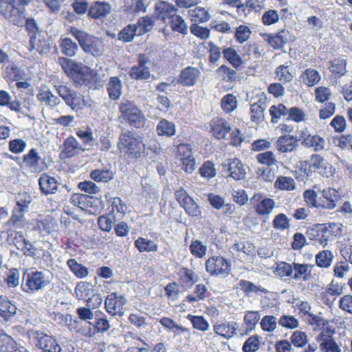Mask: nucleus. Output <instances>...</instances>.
Wrapping results in <instances>:
<instances>
[{"instance_id":"1","label":"nucleus","mask_w":352,"mask_h":352,"mask_svg":"<svg viewBox=\"0 0 352 352\" xmlns=\"http://www.w3.org/2000/svg\"><path fill=\"white\" fill-rule=\"evenodd\" d=\"M69 32L78 41L85 52L89 53L94 56H100L102 54L104 45L101 39L74 26L69 28Z\"/></svg>"},{"instance_id":"2","label":"nucleus","mask_w":352,"mask_h":352,"mask_svg":"<svg viewBox=\"0 0 352 352\" xmlns=\"http://www.w3.org/2000/svg\"><path fill=\"white\" fill-rule=\"evenodd\" d=\"M119 109L124 120L130 126L140 129L145 125L146 119L142 111L134 102L123 100L120 104Z\"/></svg>"},{"instance_id":"3","label":"nucleus","mask_w":352,"mask_h":352,"mask_svg":"<svg viewBox=\"0 0 352 352\" xmlns=\"http://www.w3.org/2000/svg\"><path fill=\"white\" fill-rule=\"evenodd\" d=\"M309 231L316 232V240L325 248L329 241H333L342 232V225L340 223H329L316 225Z\"/></svg>"},{"instance_id":"4","label":"nucleus","mask_w":352,"mask_h":352,"mask_svg":"<svg viewBox=\"0 0 352 352\" xmlns=\"http://www.w3.org/2000/svg\"><path fill=\"white\" fill-rule=\"evenodd\" d=\"M118 147L121 152L129 155L138 156L144 149V144L140 138L129 131H126L120 134Z\"/></svg>"},{"instance_id":"5","label":"nucleus","mask_w":352,"mask_h":352,"mask_svg":"<svg viewBox=\"0 0 352 352\" xmlns=\"http://www.w3.org/2000/svg\"><path fill=\"white\" fill-rule=\"evenodd\" d=\"M0 14L14 25H20L22 19V0H0Z\"/></svg>"},{"instance_id":"6","label":"nucleus","mask_w":352,"mask_h":352,"mask_svg":"<svg viewBox=\"0 0 352 352\" xmlns=\"http://www.w3.org/2000/svg\"><path fill=\"white\" fill-rule=\"evenodd\" d=\"M55 88L60 97L72 110L77 112L82 109L85 100L82 94L64 85H56Z\"/></svg>"},{"instance_id":"7","label":"nucleus","mask_w":352,"mask_h":352,"mask_svg":"<svg viewBox=\"0 0 352 352\" xmlns=\"http://www.w3.org/2000/svg\"><path fill=\"white\" fill-rule=\"evenodd\" d=\"M206 270L212 276L223 278L230 274L231 264L222 256H212L206 262Z\"/></svg>"},{"instance_id":"8","label":"nucleus","mask_w":352,"mask_h":352,"mask_svg":"<svg viewBox=\"0 0 352 352\" xmlns=\"http://www.w3.org/2000/svg\"><path fill=\"white\" fill-rule=\"evenodd\" d=\"M25 28L30 36L29 50H36L39 54H44L48 51V45L45 41H37L36 35L38 33L39 29L36 21L33 19L26 20Z\"/></svg>"},{"instance_id":"9","label":"nucleus","mask_w":352,"mask_h":352,"mask_svg":"<svg viewBox=\"0 0 352 352\" xmlns=\"http://www.w3.org/2000/svg\"><path fill=\"white\" fill-rule=\"evenodd\" d=\"M151 60L145 54H139L138 64L133 66L129 75L133 80H148L151 76V71L148 65Z\"/></svg>"},{"instance_id":"10","label":"nucleus","mask_w":352,"mask_h":352,"mask_svg":"<svg viewBox=\"0 0 352 352\" xmlns=\"http://www.w3.org/2000/svg\"><path fill=\"white\" fill-rule=\"evenodd\" d=\"M126 299L124 295L113 292L107 296L104 301L107 311L112 316H122Z\"/></svg>"},{"instance_id":"11","label":"nucleus","mask_w":352,"mask_h":352,"mask_svg":"<svg viewBox=\"0 0 352 352\" xmlns=\"http://www.w3.org/2000/svg\"><path fill=\"white\" fill-rule=\"evenodd\" d=\"M239 327V324L235 321L220 320L213 324L214 333L226 340L234 337Z\"/></svg>"},{"instance_id":"12","label":"nucleus","mask_w":352,"mask_h":352,"mask_svg":"<svg viewBox=\"0 0 352 352\" xmlns=\"http://www.w3.org/2000/svg\"><path fill=\"white\" fill-rule=\"evenodd\" d=\"M32 336L37 340L36 345L43 352H61L60 346L51 336L39 331L32 332Z\"/></svg>"},{"instance_id":"13","label":"nucleus","mask_w":352,"mask_h":352,"mask_svg":"<svg viewBox=\"0 0 352 352\" xmlns=\"http://www.w3.org/2000/svg\"><path fill=\"white\" fill-rule=\"evenodd\" d=\"M252 200H256L254 206L257 214L263 217H268L275 208V201L269 197H265L262 194H255Z\"/></svg>"},{"instance_id":"14","label":"nucleus","mask_w":352,"mask_h":352,"mask_svg":"<svg viewBox=\"0 0 352 352\" xmlns=\"http://www.w3.org/2000/svg\"><path fill=\"white\" fill-rule=\"evenodd\" d=\"M50 284V280L42 272H33L28 274L26 285L31 292L43 289Z\"/></svg>"},{"instance_id":"15","label":"nucleus","mask_w":352,"mask_h":352,"mask_svg":"<svg viewBox=\"0 0 352 352\" xmlns=\"http://www.w3.org/2000/svg\"><path fill=\"white\" fill-rule=\"evenodd\" d=\"M295 307L298 309L302 317L307 320L311 324H316L318 326H323L326 321L319 315L311 313V306L307 301H300L296 303Z\"/></svg>"},{"instance_id":"16","label":"nucleus","mask_w":352,"mask_h":352,"mask_svg":"<svg viewBox=\"0 0 352 352\" xmlns=\"http://www.w3.org/2000/svg\"><path fill=\"white\" fill-rule=\"evenodd\" d=\"M200 75L201 72L199 69L189 66L182 70L177 82L185 87L194 86Z\"/></svg>"},{"instance_id":"17","label":"nucleus","mask_w":352,"mask_h":352,"mask_svg":"<svg viewBox=\"0 0 352 352\" xmlns=\"http://www.w3.org/2000/svg\"><path fill=\"white\" fill-rule=\"evenodd\" d=\"M25 166L32 173H41L44 170V163L34 148L23 156Z\"/></svg>"},{"instance_id":"18","label":"nucleus","mask_w":352,"mask_h":352,"mask_svg":"<svg viewBox=\"0 0 352 352\" xmlns=\"http://www.w3.org/2000/svg\"><path fill=\"white\" fill-rule=\"evenodd\" d=\"M223 165L224 166H228L229 177H232L234 180L239 181L245 177V170L243 164L239 159H229L227 162L224 163Z\"/></svg>"},{"instance_id":"19","label":"nucleus","mask_w":352,"mask_h":352,"mask_svg":"<svg viewBox=\"0 0 352 352\" xmlns=\"http://www.w3.org/2000/svg\"><path fill=\"white\" fill-rule=\"evenodd\" d=\"M300 140H302V144L306 147L314 148L316 151H322L324 148V139L317 135H311L307 131L301 133Z\"/></svg>"},{"instance_id":"20","label":"nucleus","mask_w":352,"mask_h":352,"mask_svg":"<svg viewBox=\"0 0 352 352\" xmlns=\"http://www.w3.org/2000/svg\"><path fill=\"white\" fill-rule=\"evenodd\" d=\"M211 132L217 139H223L230 131V124L223 118H214L210 122Z\"/></svg>"},{"instance_id":"21","label":"nucleus","mask_w":352,"mask_h":352,"mask_svg":"<svg viewBox=\"0 0 352 352\" xmlns=\"http://www.w3.org/2000/svg\"><path fill=\"white\" fill-rule=\"evenodd\" d=\"M94 76V71L89 67L79 63L71 76V78L79 85L89 82Z\"/></svg>"},{"instance_id":"22","label":"nucleus","mask_w":352,"mask_h":352,"mask_svg":"<svg viewBox=\"0 0 352 352\" xmlns=\"http://www.w3.org/2000/svg\"><path fill=\"white\" fill-rule=\"evenodd\" d=\"M111 11V5L105 1H96L88 10V16L94 19L106 16Z\"/></svg>"},{"instance_id":"23","label":"nucleus","mask_w":352,"mask_h":352,"mask_svg":"<svg viewBox=\"0 0 352 352\" xmlns=\"http://www.w3.org/2000/svg\"><path fill=\"white\" fill-rule=\"evenodd\" d=\"M155 8L159 17L166 23H168L177 15V8L173 4L160 2L156 4Z\"/></svg>"},{"instance_id":"24","label":"nucleus","mask_w":352,"mask_h":352,"mask_svg":"<svg viewBox=\"0 0 352 352\" xmlns=\"http://www.w3.org/2000/svg\"><path fill=\"white\" fill-rule=\"evenodd\" d=\"M84 151L85 149L82 148V146L74 136L71 135L64 141L62 153L67 157H74Z\"/></svg>"},{"instance_id":"25","label":"nucleus","mask_w":352,"mask_h":352,"mask_svg":"<svg viewBox=\"0 0 352 352\" xmlns=\"http://www.w3.org/2000/svg\"><path fill=\"white\" fill-rule=\"evenodd\" d=\"M264 1V0H248L245 3L236 6L237 12L239 15L246 17L252 12H259L265 6Z\"/></svg>"},{"instance_id":"26","label":"nucleus","mask_w":352,"mask_h":352,"mask_svg":"<svg viewBox=\"0 0 352 352\" xmlns=\"http://www.w3.org/2000/svg\"><path fill=\"white\" fill-rule=\"evenodd\" d=\"M317 340L320 342L322 352H342L340 346L332 336L325 334L323 331L317 337Z\"/></svg>"},{"instance_id":"27","label":"nucleus","mask_w":352,"mask_h":352,"mask_svg":"<svg viewBox=\"0 0 352 352\" xmlns=\"http://www.w3.org/2000/svg\"><path fill=\"white\" fill-rule=\"evenodd\" d=\"M314 265L305 263H293L292 278L296 280H308L311 276V270Z\"/></svg>"},{"instance_id":"28","label":"nucleus","mask_w":352,"mask_h":352,"mask_svg":"<svg viewBox=\"0 0 352 352\" xmlns=\"http://www.w3.org/2000/svg\"><path fill=\"white\" fill-rule=\"evenodd\" d=\"M39 186L43 193L54 194L55 193L59 185L58 181L46 173H43L39 178Z\"/></svg>"},{"instance_id":"29","label":"nucleus","mask_w":352,"mask_h":352,"mask_svg":"<svg viewBox=\"0 0 352 352\" xmlns=\"http://www.w3.org/2000/svg\"><path fill=\"white\" fill-rule=\"evenodd\" d=\"M322 195L324 198L322 207L329 210L334 209L336 207L337 202L340 199L338 191L332 188L324 189L322 191Z\"/></svg>"},{"instance_id":"30","label":"nucleus","mask_w":352,"mask_h":352,"mask_svg":"<svg viewBox=\"0 0 352 352\" xmlns=\"http://www.w3.org/2000/svg\"><path fill=\"white\" fill-rule=\"evenodd\" d=\"M298 146V140L292 135H284L278 138L276 147L280 153L292 152Z\"/></svg>"},{"instance_id":"31","label":"nucleus","mask_w":352,"mask_h":352,"mask_svg":"<svg viewBox=\"0 0 352 352\" xmlns=\"http://www.w3.org/2000/svg\"><path fill=\"white\" fill-rule=\"evenodd\" d=\"M93 327L90 326L87 328L81 329L80 332L82 335L87 337H93L97 332H104L109 329L110 324L108 320L104 318H100L97 320L95 324H91Z\"/></svg>"},{"instance_id":"32","label":"nucleus","mask_w":352,"mask_h":352,"mask_svg":"<svg viewBox=\"0 0 352 352\" xmlns=\"http://www.w3.org/2000/svg\"><path fill=\"white\" fill-rule=\"evenodd\" d=\"M261 318L258 311H248L245 312L243 322L245 324V330H242L240 332L241 336H246L254 330L255 327Z\"/></svg>"},{"instance_id":"33","label":"nucleus","mask_w":352,"mask_h":352,"mask_svg":"<svg viewBox=\"0 0 352 352\" xmlns=\"http://www.w3.org/2000/svg\"><path fill=\"white\" fill-rule=\"evenodd\" d=\"M3 78L9 83L16 82V87L19 89L22 88L21 69L14 64L6 66L3 72Z\"/></svg>"},{"instance_id":"34","label":"nucleus","mask_w":352,"mask_h":352,"mask_svg":"<svg viewBox=\"0 0 352 352\" xmlns=\"http://www.w3.org/2000/svg\"><path fill=\"white\" fill-rule=\"evenodd\" d=\"M16 307L6 297L0 296V316L8 321L13 317L16 312Z\"/></svg>"},{"instance_id":"35","label":"nucleus","mask_w":352,"mask_h":352,"mask_svg":"<svg viewBox=\"0 0 352 352\" xmlns=\"http://www.w3.org/2000/svg\"><path fill=\"white\" fill-rule=\"evenodd\" d=\"M37 98L41 102L52 109L56 107L61 102L60 100L54 96L49 89H41L37 95Z\"/></svg>"},{"instance_id":"36","label":"nucleus","mask_w":352,"mask_h":352,"mask_svg":"<svg viewBox=\"0 0 352 352\" xmlns=\"http://www.w3.org/2000/svg\"><path fill=\"white\" fill-rule=\"evenodd\" d=\"M321 80L320 73L312 68L305 69L300 76V81L308 87L317 85Z\"/></svg>"},{"instance_id":"37","label":"nucleus","mask_w":352,"mask_h":352,"mask_svg":"<svg viewBox=\"0 0 352 352\" xmlns=\"http://www.w3.org/2000/svg\"><path fill=\"white\" fill-rule=\"evenodd\" d=\"M159 322L167 331L173 332L175 336L189 332L188 329L177 324L173 319L168 317H162L160 319Z\"/></svg>"},{"instance_id":"38","label":"nucleus","mask_w":352,"mask_h":352,"mask_svg":"<svg viewBox=\"0 0 352 352\" xmlns=\"http://www.w3.org/2000/svg\"><path fill=\"white\" fill-rule=\"evenodd\" d=\"M59 46L62 53L69 57L74 56L78 50V45L67 37L60 39Z\"/></svg>"},{"instance_id":"39","label":"nucleus","mask_w":352,"mask_h":352,"mask_svg":"<svg viewBox=\"0 0 352 352\" xmlns=\"http://www.w3.org/2000/svg\"><path fill=\"white\" fill-rule=\"evenodd\" d=\"M156 131L160 136L171 137L175 134V124L166 119H162L157 125Z\"/></svg>"},{"instance_id":"40","label":"nucleus","mask_w":352,"mask_h":352,"mask_svg":"<svg viewBox=\"0 0 352 352\" xmlns=\"http://www.w3.org/2000/svg\"><path fill=\"white\" fill-rule=\"evenodd\" d=\"M22 221V203L20 201L16 202V206L12 210L10 219L6 222L10 230H13L20 226Z\"/></svg>"},{"instance_id":"41","label":"nucleus","mask_w":352,"mask_h":352,"mask_svg":"<svg viewBox=\"0 0 352 352\" xmlns=\"http://www.w3.org/2000/svg\"><path fill=\"white\" fill-rule=\"evenodd\" d=\"M188 16L192 22L204 23L208 21L210 15L209 12L202 7H195V8H190L188 10Z\"/></svg>"},{"instance_id":"42","label":"nucleus","mask_w":352,"mask_h":352,"mask_svg":"<svg viewBox=\"0 0 352 352\" xmlns=\"http://www.w3.org/2000/svg\"><path fill=\"white\" fill-rule=\"evenodd\" d=\"M17 349L16 342L10 336L0 333V352H15Z\"/></svg>"},{"instance_id":"43","label":"nucleus","mask_w":352,"mask_h":352,"mask_svg":"<svg viewBox=\"0 0 352 352\" xmlns=\"http://www.w3.org/2000/svg\"><path fill=\"white\" fill-rule=\"evenodd\" d=\"M134 25L136 28L137 36H141L153 29L155 25V21L152 17L146 16L140 18Z\"/></svg>"},{"instance_id":"44","label":"nucleus","mask_w":352,"mask_h":352,"mask_svg":"<svg viewBox=\"0 0 352 352\" xmlns=\"http://www.w3.org/2000/svg\"><path fill=\"white\" fill-rule=\"evenodd\" d=\"M122 82L118 77H111L109 81L107 91L112 100L120 98L122 95Z\"/></svg>"},{"instance_id":"45","label":"nucleus","mask_w":352,"mask_h":352,"mask_svg":"<svg viewBox=\"0 0 352 352\" xmlns=\"http://www.w3.org/2000/svg\"><path fill=\"white\" fill-rule=\"evenodd\" d=\"M148 0H131L126 5L125 10L131 14H140L146 12Z\"/></svg>"},{"instance_id":"46","label":"nucleus","mask_w":352,"mask_h":352,"mask_svg":"<svg viewBox=\"0 0 352 352\" xmlns=\"http://www.w3.org/2000/svg\"><path fill=\"white\" fill-rule=\"evenodd\" d=\"M134 245L140 252H155L158 248V245L156 243L144 237H138L135 241Z\"/></svg>"},{"instance_id":"47","label":"nucleus","mask_w":352,"mask_h":352,"mask_svg":"<svg viewBox=\"0 0 352 352\" xmlns=\"http://www.w3.org/2000/svg\"><path fill=\"white\" fill-rule=\"evenodd\" d=\"M179 279L184 287H190L199 280V276L192 270L183 268L180 271Z\"/></svg>"},{"instance_id":"48","label":"nucleus","mask_w":352,"mask_h":352,"mask_svg":"<svg viewBox=\"0 0 352 352\" xmlns=\"http://www.w3.org/2000/svg\"><path fill=\"white\" fill-rule=\"evenodd\" d=\"M287 37L288 32L281 30L275 35H270L268 36V42L274 48L280 49L287 42Z\"/></svg>"},{"instance_id":"49","label":"nucleus","mask_w":352,"mask_h":352,"mask_svg":"<svg viewBox=\"0 0 352 352\" xmlns=\"http://www.w3.org/2000/svg\"><path fill=\"white\" fill-rule=\"evenodd\" d=\"M75 294L79 299L90 300L93 294L92 285L87 282H80L75 288Z\"/></svg>"},{"instance_id":"50","label":"nucleus","mask_w":352,"mask_h":352,"mask_svg":"<svg viewBox=\"0 0 352 352\" xmlns=\"http://www.w3.org/2000/svg\"><path fill=\"white\" fill-rule=\"evenodd\" d=\"M67 263L70 270L78 278H84L88 276V269L85 266L78 263L76 259H69Z\"/></svg>"},{"instance_id":"51","label":"nucleus","mask_w":352,"mask_h":352,"mask_svg":"<svg viewBox=\"0 0 352 352\" xmlns=\"http://www.w3.org/2000/svg\"><path fill=\"white\" fill-rule=\"evenodd\" d=\"M273 228L278 231L289 230L291 227L290 219L283 213L276 214L272 221Z\"/></svg>"},{"instance_id":"52","label":"nucleus","mask_w":352,"mask_h":352,"mask_svg":"<svg viewBox=\"0 0 352 352\" xmlns=\"http://www.w3.org/2000/svg\"><path fill=\"white\" fill-rule=\"evenodd\" d=\"M333 255L329 250H322L316 255V265L320 267L327 268L333 261Z\"/></svg>"},{"instance_id":"53","label":"nucleus","mask_w":352,"mask_h":352,"mask_svg":"<svg viewBox=\"0 0 352 352\" xmlns=\"http://www.w3.org/2000/svg\"><path fill=\"white\" fill-rule=\"evenodd\" d=\"M274 187L281 190H293L296 188V182L290 177L279 176L274 183Z\"/></svg>"},{"instance_id":"54","label":"nucleus","mask_w":352,"mask_h":352,"mask_svg":"<svg viewBox=\"0 0 352 352\" xmlns=\"http://www.w3.org/2000/svg\"><path fill=\"white\" fill-rule=\"evenodd\" d=\"M171 29L182 34H187L188 33V25L185 22L184 19L177 14L173 18L168 22Z\"/></svg>"},{"instance_id":"55","label":"nucleus","mask_w":352,"mask_h":352,"mask_svg":"<svg viewBox=\"0 0 352 352\" xmlns=\"http://www.w3.org/2000/svg\"><path fill=\"white\" fill-rule=\"evenodd\" d=\"M239 287L248 295H251L252 294H258L259 292L262 293H267L268 291L260 286H257L246 280H241L239 283Z\"/></svg>"},{"instance_id":"56","label":"nucleus","mask_w":352,"mask_h":352,"mask_svg":"<svg viewBox=\"0 0 352 352\" xmlns=\"http://www.w3.org/2000/svg\"><path fill=\"white\" fill-rule=\"evenodd\" d=\"M218 77L226 82H234L236 80V72L229 67L223 65L216 71Z\"/></svg>"},{"instance_id":"57","label":"nucleus","mask_w":352,"mask_h":352,"mask_svg":"<svg viewBox=\"0 0 352 352\" xmlns=\"http://www.w3.org/2000/svg\"><path fill=\"white\" fill-rule=\"evenodd\" d=\"M236 97L231 94L225 95L221 99V106L226 113H230L237 108Z\"/></svg>"},{"instance_id":"58","label":"nucleus","mask_w":352,"mask_h":352,"mask_svg":"<svg viewBox=\"0 0 352 352\" xmlns=\"http://www.w3.org/2000/svg\"><path fill=\"white\" fill-rule=\"evenodd\" d=\"M190 253L196 258H204L208 250V248L201 241L199 240H192L189 247Z\"/></svg>"},{"instance_id":"59","label":"nucleus","mask_w":352,"mask_h":352,"mask_svg":"<svg viewBox=\"0 0 352 352\" xmlns=\"http://www.w3.org/2000/svg\"><path fill=\"white\" fill-rule=\"evenodd\" d=\"M224 58L235 68L243 64V60L238 53L232 48L228 47L223 51Z\"/></svg>"},{"instance_id":"60","label":"nucleus","mask_w":352,"mask_h":352,"mask_svg":"<svg viewBox=\"0 0 352 352\" xmlns=\"http://www.w3.org/2000/svg\"><path fill=\"white\" fill-rule=\"evenodd\" d=\"M307 342V335L303 331L296 330L290 336V343L295 347L302 348Z\"/></svg>"},{"instance_id":"61","label":"nucleus","mask_w":352,"mask_h":352,"mask_svg":"<svg viewBox=\"0 0 352 352\" xmlns=\"http://www.w3.org/2000/svg\"><path fill=\"white\" fill-rule=\"evenodd\" d=\"M288 108L283 104L272 105L270 109V114L272 116V122L277 123L282 116H286Z\"/></svg>"},{"instance_id":"62","label":"nucleus","mask_w":352,"mask_h":352,"mask_svg":"<svg viewBox=\"0 0 352 352\" xmlns=\"http://www.w3.org/2000/svg\"><path fill=\"white\" fill-rule=\"evenodd\" d=\"M207 288L204 284H198L195 286L193 294L186 296L189 302H197L204 300L206 297Z\"/></svg>"},{"instance_id":"63","label":"nucleus","mask_w":352,"mask_h":352,"mask_svg":"<svg viewBox=\"0 0 352 352\" xmlns=\"http://www.w3.org/2000/svg\"><path fill=\"white\" fill-rule=\"evenodd\" d=\"M90 177L97 182H107L113 179V174L109 170L96 169L91 172Z\"/></svg>"},{"instance_id":"64","label":"nucleus","mask_w":352,"mask_h":352,"mask_svg":"<svg viewBox=\"0 0 352 352\" xmlns=\"http://www.w3.org/2000/svg\"><path fill=\"white\" fill-rule=\"evenodd\" d=\"M346 61L344 59H335L330 62V71L336 76H344L346 72Z\"/></svg>"}]
</instances>
